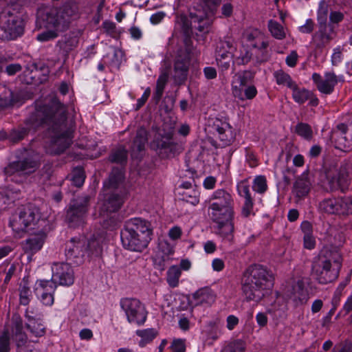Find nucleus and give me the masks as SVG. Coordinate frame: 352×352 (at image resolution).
Returning <instances> with one entry per match:
<instances>
[{
	"instance_id": "obj_35",
	"label": "nucleus",
	"mask_w": 352,
	"mask_h": 352,
	"mask_svg": "<svg viewBox=\"0 0 352 352\" xmlns=\"http://www.w3.org/2000/svg\"><path fill=\"white\" fill-rule=\"evenodd\" d=\"M182 275L180 268L175 265H171L166 272V282L168 285L175 288L179 285V278Z\"/></svg>"
},
{
	"instance_id": "obj_11",
	"label": "nucleus",
	"mask_w": 352,
	"mask_h": 352,
	"mask_svg": "<svg viewBox=\"0 0 352 352\" xmlns=\"http://www.w3.org/2000/svg\"><path fill=\"white\" fill-rule=\"evenodd\" d=\"M311 79L317 89L325 95L331 94L339 82H344V76L342 74L336 75L333 70L325 71L323 76L314 73Z\"/></svg>"
},
{
	"instance_id": "obj_8",
	"label": "nucleus",
	"mask_w": 352,
	"mask_h": 352,
	"mask_svg": "<svg viewBox=\"0 0 352 352\" xmlns=\"http://www.w3.org/2000/svg\"><path fill=\"white\" fill-rule=\"evenodd\" d=\"M23 28L21 18L9 10H5L0 14V38L15 39L23 34Z\"/></svg>"
},
{
	"instance_id": "obj_64",
	"label": "nucleus",
	"mask_w": 352,
	"mask_h": 352,
	"mask_svg": "<svg viewBox=\"0 0 352 352\" xmlns=\"http://www.w3.org/2000/svg\"><path fill=\"white\" fill-rule=\"evenodd\" d=\"M314 23L311 19H307L305 23L299 28L301 32L309 34L311 33L314 30Z\"/></svg>"
},
{
	"instance_id": "obj_60",
	"label": "nucleus",
	"mask_w": 352,
	"mask_h": 352,
	"mask_svg": "<svg viewBox=\"0 0 352 352\" xmlns=\"http://www.w3.org/2000/svg\"><path fill=\"white\" fill-rule=\"evenodd\" d=\"M123 179V173L121 170H118L116 173L113 172L109 177V182L111 186L116 185L119 182Z\"/></svg>"
},
{
	"instance_id": "obj_4",
	"label": "nucleus",
	"mask_w": 352,
	"mask_h": 352,
	"mask_svg": "<svg viewBox=\"0 0 352 352\" xmlns=\"http://www.w3.org/2000/svg\"><path fill=\"white\" fill-rule=\"evenodd\" d=\"M204 6L197 5L189 9L190 23L185 16H180L178 23H183L184 31L195 28L201 33H208L213 23L217 6L221 0H201Z\"/></svg>"
},
{
	"instance_id": "obj_20",
	"label": "nucleus",
	"mask_w": 352,
	"mask_h": 352,
	"mask_svg": "<svg viewBox=\"0 0 352 352\" xmlns=\"http://www.w3.org/2000/svg\"><path fill=\"white\" fill-rule=\"evenodd\" d=\"M351 122L347 124H340L334 135L336 136V147L340 150L347 151L352 148V115Z\"/></svg>"
},
{
	"instance_id": "obj_19",
	"label": "nucleus",
	"mask_w": 352,
	"mask_h": 352,
	"mask_svg": "<svg viewBox=\"0 0 352 352\" xmlns=\"http://www.w3.org/2000/svg\"><path fill=\"white\" fill-rule=\"evenodd\" d=\"M56 285L52 280H40L35 284L34 292L41 302L47 306L54 303Z\"/></svg>"
},
{
	"instance_id": "obj_16",
	"label": "nucleus",
	"mask_w": 352,
	"mask_h": 352,
	"mask_svg": "<svg viewBox=\"0 0 352 352\" xmlns=\"http://www.w3.org/2000/svg\"><path fill=\"white\" fill-rule=\"evenodd\" d=\"M247 82V78L243 74H236L233 76L232 91L234 97L240 100H250L256 96L257 91L254 86L247 87L243 93V88Z\"/></svg>"
},
{
	"instance_id": "obj_12",
	"label": "nucleus",
	"mask_w": 352,
	"mask_h": 352,
	"mask_svg": "<svg viewBox=\"0 0 352 352\" xmlns=\"http://www.w3.org/2000/svg\"><path fill=\"white\" fill-rule=\"evenodd\" d=\"M234 42L232 40L220 41L215 50V60L219 69L221 72L228 71L231 65L236 64L232 55Z\"/></svg>"
},
{
	"instance_id": "obj_6",
	"label": "nucleus",
	"mask_w": 352,
	"mask_h": 352,
	"mask_svg": "<svg viewBox=\"0 0 352 352\" xmlns=\"http://www.w3.org/2000/svg\"><path fill=\"white\" fill-rule=\"evenodd\" d=\"M72 12L67 8H52L47 12L44 25L45 30L37 34V41L47 42L56 38L67 29Z\"/></svg>"
},
{
	"instance_id": "obj_9",
	"label": "nucleus",
	"mask_w": 352,
	"mask_h": 352,
	"mask_svg": "<svg viewBox=\"0 0 352 352\" xmlns=\"http://www.w3.org/2000/svg\"><path fill=\"white\" fill-rule=\"evenodd\" d=\"M121 309L124 312L129 323L141 326L147 318V311L144 305L136 298H123L120 301Z\"/></svg>"
},
{
	"instance_id": "obj_25",
	"label": "nucleus",
	"mask_w": 352,
	"mask_h": 352,
	"mask_svg": "<svg viewBox=\"0 0 352 352\" xmlns=\"http://www.w3.org/2000/svg\"><path fill=\"white\" fill-rule=\"evenodd\" d=\"M292 291L289 294V298L296 306L306 304L309 298L307 289L302 278H298L294 282Z\"/></svg>"
},
{
	"instance_id": "obj_24",
	"label": "nucleus",
	"mask_w": 352,
	"mask_h": 352,
	"mask_svg": "<svg viewBox=\"0 0 352 352\" xmlns=\"http://www.w3.org/2000/svg\"><path fill=\"white\" fill-rule=\"evenodd\" d=\"M243 39L245 41L248 47L259 50H265L269 44L265 35L257 29L248 31Z\"/></svg>"
},
{
	"instance_id": "obj_46",
	"label": "nucleus",
	"mask_w": 352,
	"mask_h": 352,
	"mask_svg": "<svg viewBox=\"0 0 352 352\" xmlns=\"http://www.w3.org/2000/svg\"><path fill=\"white\" fill-rule=\"evenodd\" d=\"M343 51L344 48L340 45L333 49L332 54L331 56V63L332 66H338L343 60Z\"/></svg>"
},
{
	"instance_id": "obj_39",
	"label": "nucleus",
	"mask_w": 352,
	"mask_h": 352,
	"mask_svg": "<svg viewBox=\"0 0 352 352\" xmlns=\"http://www.w3.org/2000/svg\"><path fill=\"white\" fill-rule=\"evenodd\" d=\"M268 29L272 36L276 39L282 40L286 37L285 28L276 21H269Z\"/></svg>"
},
{
	"instance_id": "obj_54",
	"label": "nucleus",
	"mask_w": 352,
	"mask_h": 352,
	"mask_svg": "<svg viewBox=\"0 0 352 352\" xmlns=\"http://www.w3.org/2000/svg\"><path fill=\"white\" fill-rule=\"evenodd\" d=\"M170 347L172 352H186V340L182 338L173 339Z\"/></svg>"
},
{
	"instance_id": "obj_1",
	"label": "nucleus",
	"mask_w": 352,
	"mask_h": 352,
	"mask_svg": "<svg viewBox=\"0 0 352 352\" xmlns=\"http://www.w3.org/2000/svg\"><path fill=\"white\" fill-rule=\"evenodd\" d=\"M210 203V215L217 225V233L223 239L232 241L234 238V198L223 188L214 190L206 201Z\"/></svg>"
},
{
	"instance_id": "obj_23",
	"label": "nucleus",
	"mask_w": 352,
	"mask_h": 352,
	"mask_svg": "<svg viewBox=\"0 0 352 352\" xmlns=\"http://www.w3.org/2000/svg\"><path fill=\"white\" fill-rule=\"evenodd\" d=\"M124 230L139 233L140 236L151 239L152 230L150 223L141 218H132L126 222Z\"/></svg>"
},
{
	"instance_id": "obj_49",
	"label": "nucleus",
	"mask_w": 352,
	"mask_h": 352,
	"mask_svg": "<svg viewBox=\"0 0 352 352\" xmlns=\"http://www.w3.org/2000/svg\"><path fill=\"white\" fill-rule=\"evenodd\" d=\"M245 342L241 340L234 341L229 344L223 352H245Z\"/></svg>"
},
{
	"instance_id": "obj_15",
	"label": "nucleus",
	"mask_w": 352,
	"mask_h": 352,
	"mask_svg": "<svg viewBox=\"0 0 352 352\" xmlns=\"http://www.w3.org/2000/svg\"><path fill=\"white\" fill-rule=\"evenodd\" d=\"M37 167V162L32 157L25 154L22 159L10 163L6 168V172L10 175L26 176L34 173Z\"/></svg>"
},
{
	"instance_id": "obj_33",
	"label": "nucleus",
	"mask_w": 352,
	"mask_h": 352,
	"mask_svg": "<svg viewBox=\"0 0 352 352\" xmlns=\"http://www.w3.org/2000/svg\"><path fill=\"white\" fill-rule=\"evenodd\" d=\"M232 55L236 65L246 64L250 60L252 57L251 52L244 45H241L239 49L234 45Z\"/></svg>"
},
{
	"instance_id": "obj_38",
	"label": "nucleus",
	"mask_w": 352,
	"mask_h": 352,
	"mask_svg": "<svg viewBox=\"0 0 352 352\" xmlns=\"http://www.w3.org/2000/svg\"><path fill=\"white\" fill-rule=\"evenodd\" d=\"M27 327L32 336L41 337L45 334V327L40 320L30 318L27 323Z\"/></svg>"
},
{
	"instance_id": "obj_28",
	"label": "nucleus",
	"mask_w": 352,
	"mask_h": 352,
	"mask_svg": "<svg viewBox=\"0 0 352 352\" xmlns=\"http://www.w3.org/2000/svg\"><path fill=\"white\" fill-rule=\"evenodd\" d=\"M311 185L309 173L303 172L294 184L293 193L298 198H303L308 195Z\"/></svg>"
},
{
	"instance_id": "obj_34",
	"label": "nucleus",
	"mask_w": 352,
	"mask_h": 352,
	"mask_svg": "<svg viewBox=\"0 0 352 352\" xmlns=\"http://www.w3.org/2000/svg\"><path fill=\"white\" fill-rule=\"evenodd\" d=\"M78 33L72 32L65 36L64 41H59L58 44L60 47L65 52H69L76 48L78 44Z\"/></svg>"
},
{
	"instance_id": "obj_59",
	"label": "nucleus",
	"mask_w": 352,
	"mask_h": 352,
	"mask_svg": "<svg viewBox=\"0 0 352 352\" xmlns=\"http://www.w3.org/2000/svg\"><path fill=\"white\" fill-rule=\"evenodd\" d=\"M344 14L340 11H333L330 13L329 20L332 23H338L344 19Z\"/></svg>"
},
{
	"instance_id": "obj_45",
	"label": "nucleus",
	"mask_w": 352,
	"mask_h": 352,
	"mask_svg": "<svg viewBox=\"0 0 352 352\" xmlns=\"http://www.w3.org/2000/svg\"><path fill=\"white\" fill-rule=\"evenodd\" d=\"M85 175L81 168H76L72 173V181L74 185L80 187L84 184Z\"/></svg>"
},
{
	"instance_id": "obj_51",
	"label": "nucleus",
	"mask_w": 352,
	"mask_h": 352,
	"mask_svg": "<svg viewBox=\"0 0 352 352\" xmlns=\"http://www.w3.org/2000/svg\"><path fill=\"white\" fill-rule=\"evenodd\" d=\"M244 199L245 201L241 209V214L243 217H248L251 214H254L253 212L254 201L252 197Z\"/></svg>"
},
{
	"instance_id": "obj_48",
	"label": "nucleus",
	"mask_w": 352,
	"mask_h": 352,
	"mask_svg": "<svg viewBox=\"0 0 352 352\" xmlns=\"http://www.w3.org/2000/svg\"><path fill=\"white\" fill-rule=\"evenodd\" d=\"M296 133L305 139H310L312 136V130L309 125L305 123H299L296 126Z\"/></svg>"
},
{
	"instance_id": "obj_31",
	"label": "nucleus",
	"mask_w": 352,
	"mask_h": 352,
	"mask_svg": "<svg viewBox=\"0 0 352 352\" xmlns=\"http://www.w3.org/2000/svg\"><path fill=\"white\" fill-rule=\"evenodd\" d=\"M173 131L172 129L163 133H159L158 137L155 138L153 144L157 149L170 148L173 145Z\"/></svg>"
},
{
	"instance_id": "obj_26",
	"label": "nucleus",
	"mask_w": 352,
	"mask_h": 352,
	"mask_svg": "<svg viewBox=\"0 0 352 352\" xmlns=\"http://www.w3.org/2000/svg\"><path fill=\"white\" fill-rule=\"evenodd\" d=\"M214 128L218 138L222 142L221 145L225 146L230 144L234 139V133L230 124L217 120L214 122Z\"/></svg>"
},
{
	"instance_id": "obj_27",
	"label": "nucleus",
	"mask_w": 352,
	"mask_h": 352,
	"mask_svg": "<svg viewBox=\"0 0 352 352\" xmlns=\"http://www.w3.org/2000/svg\"><path fill=\"white\" fill-rule=\"evenodd\" d=\"M46 234L43 231L32 234L23 244V248L27 253L34 254L39 251L45 242Z\"/></svg>"
},
{
	"instance_id": "obj_42",
	"label": "nucleus",
	"mask_w": 352,
	"mask_h": 352,
	"mask_svg": "<svg viewBox=\"0 0 352 352\" xmlns=\"http://www.w3.org/2000/svg\"><path fill=\"white\" fill-rule=\"evenodd\" d=\"M147 142V132L145 129L140 128L136 134V137L133 142V146L138 151H141Z\"/></svg>"
},
{
	"instance_id": "obj_43",
	"label": "nucleus",
	"mask_w": 352,
	"mask_h": 352,
	"mask_svg": "<svg viewBox=\"0 0 352 352\" xmlns=\"http://www.w3.org/2000/svg\"><path fill=\"white\" fill-rule=\"evenodd\" d=\"M14 329L15 333L13 339L16 342L18 349L25 347L24 344L27 341V336L22 332L21 326L19 324H16Z\"/></svg>"
},
{
	"instance_id": "obj_58",
	"label": "nucleus",
	"mask_w": 352,
	"mask_h": 352,
	"mask_svg": "<svg viewBox=\"0 0 352 352\" xmlns=\"http://www.w3.org/2000/svg\"><path fill=\"white\" fill-rule=\"evenodd\" d=\"M233 13V6L230 3H226L221 7V17H230Z\"/></svg>"
},
{
	"instance_id": "obj_3",
	"label": "nucleus",
	"mask_w": 352,
	"mask_h": 352,
	"mask_svg": "<svg viewBox=\"0 0 352 352\" xmlns=\"http://www.w3.org/2000/svg\"><path fill=\"white\" fill-rule=\"evenodd\" d=\"M274 276L260 265L250 266L241 280L242 294L247 301L258 302L273 288Z\"/></svg>"
},
{
	"instance_id": "obj_32",
	"label": "nucleus",
	"mask_w": 352,
	"mask_h": 352,
	"mask_svg": "<svg viewBox=\"0 0 352 352\" xmlns=\"http://www.w3.org/2000/svg\"><path fill=\"white\" fill-rule=\"evenodd\" d=\"M135 334L140 338L138 344L143 348L146 344H150L157 336L158 332L155 329L148 328L144 329H138Z\"/></svg>"
},
{
	"instance_id": "obj_63",
	"label": "nucleus",
	"mask_w": 352,
	"mask_h": 352,
	"mask_svg": "<svg viewBox=\"0 0 352 352\" xmlns=\"http://www.w3.org/2000/svg\"><path fill=\"white\" fill-rule=\"evenodd\" d=\"M226 322L227 328L229 330H232L239 324V318L234 315H230L227 317Z\"/></svg>"
},
{
	"instance_id": "obj_29",
	"label": "nucleus",
	"mask_w": 352,
	"mask_h": 352,
	"mask_svg": "<svg viewBox=\"0 0 352 352\" xmlns=\"http://www.w3.org/2000/svg\"><path fill=\"white\" fill-rule=\"evenodd\" d=\"M215 298V294L209 287L201 288L192 296L195 305H210L214 302Z\"/></svg>"
},
{
	"instance_id": "obj_50",
	"label": "nucleus",
	"mask_w": 352,
	"mask_h": 352,
	"mask_svg": "<svg viewBox=\"0 0 352 352\" xmlns=\"http://www.w3.org/2000/svg\"><path fill=\"white\" fill-rule=\"evenodd\" d=\"M109 59H111L109 56L104 57L100 63L98 65V70L100 72H103L104 70L105 67H107L111 72H113L114 70H118L119 68V65L112 60L111 63L108 61Z\"/></svg>"
},
{
	"instance_id": "obj_14",
	"label": "nucleus",
	"mask_w": 352,
	"mask_h": 352,
	"mask_svg": "<svg viewBox=\"0 0 352 352\" xmlns=\"http://www.w3.org/2000/svg\"><path fill=\"white\" fill-rule=\"evenodd\" d=\"M319 208L328 214H352V199L350 197L324 199L320 203Z\"/></svg>"
},
{
	"instance_id": "obj_44",
	"label": "nucleus",
	"mask_w": 352,
	"mask_h": 352,
	"mask_svg": "<svg viewBox=\"0 0 352 352\" xmlns=\"http://www.w3.org/2000/svg\"><path fill=\"white\" fill-rule=\"evenodd\" d=\"M236 190L239 196L244 198L250 197L249 179H244L237 183Z\"/></svg>"
},
{
	"instance_id": "obj_18",
	"label": "nucleus",
	"mask_w": 352,
	"mask_h": 352,
	"mask_svg": "<svg viewBox=\"0 0 352 352\" xmlns=\"http://www.w3.org/2000/svg\"><path fill=\"white\" fill-rule=\"evenodd\" d=\"M54 283H58L61 285H71L74 283V272L71 266L65 263H54L52 267Z\"/></svg>"
},
{
	"instance_id": "obj_62",
	"label": "nucleus",
	"mask_w": 352,
	"mask_h": 352,
	"mask_svg": "<svg viewBox=\"0 0 352 352\" xmlns=\"http://www.w3.org/2000/svg\"><path fill=\"white\" fill-rule=\"evenodd\" d=\"M333 352H352V344L351 343H342L336 346Z\"/></svg>"
},
{
	"instance_id": "obj_2",
	"label": "nucleus",
	"mask_w": 352,
	"mask_h": 352,
	"mask_svg": "<svg viewBox=\"0 0 352 352\" xmlns=\"http://www.w3.org/2000/svg\"><path fill=\"white\" fill-rule=\"evenodd\" d=\"M36 117L39 118L41 124L54 123L58 131L53 137L52 142V148L49 151L51 153L58 154L67 148L72 139V131L67 130L60 133L65 127L66 120L65 108L58 101L53 100L50 106L39 107L36 109Z\"/></svg>"
},
{
	"instance_id": "obj_10",
	"label": "nucleus",
	"mask_w": 352,
	"mask_h": 352,
	"mask_svg": "<svg viewBox=\"0 0 352 352\" xmlns=\"http://www.w3.org/2000/svg\"><path fill=\"white\" fill-rule=\"evenodd\" d=\"M38 210L35 207H28L19 214L12 217L10 226L14 232L21 236L38 219Z\"/></svg>"
},
{
	"instance_id": "obj_53",
	"label": "nucleus",
	"mask_w": 352,
	"mask_h": 352,
	"mask_svg": "<svg viewBox=\"0 0 352 352\" xmlns=\"http://www.w3.org/2000/svg\"><path fill=\"white\" fill-rule=\"evenodd\" d=\"M274 313V310L272 308H267L266 313L258 312L256 315V321L260 327H264L267 324L268 318L267 314H272Z\"/></svg>"
},
{
	"instance_id": "obj_17",
	"label": "nucleus",
	"mask_w": 352,
	"mask_h": 352,
	"mask_svg": "<svg viewBox=\"0 0 352 352\" xmlns=\"http://www.w3.org/2000/svg\"><path fill=\"white\" fill-rule=\"evenodd\" d=\"M121 241L126 249L134 252H142L147 247L151 240L145 238L144 236H140L139 233H133L124 230L121 232Z\"/></svg>"
},
{
	"instance_id": "obj_37",
	"label": "nucleus",
	"mask_w": 352,
	"mask_h": 352,
	"mask_svg": "<svg viewBox=\"0 0 352 352\" xmlns=\"http://www.w3.org/2000/svg\"><path fill=\"white\" fill-rule=\"evenodd\" d=\"M178 194L180 195L182 200L192 206H197L199 203L200 192L197 188H194L190 190L179 191Z\"/></svg>"
},
{
	"instance_id": "obj_52",
	"label": "nucleus",
	"mask_w": 352,
	"mask_h": 352,
	"mask_svg": "<svg viewBox=\"0 0 352 352\" xmlns=\"http://www.w3.org/2000/svg\"><path fill=\"white\" fill-rule=\"evenodd\" d=\"M126 151L124 148H119L111 154L110 159L113 162L122 164L126 161Z\"/></svg>"
},
{
	"instance_id": "obj_57",
	"label": "nucleus",
	"mask_w": 352,
	"mask_h": 352,
	"mask_svg": "<svg viewBox=\"0 0 352 352\" xmlns=\"http://www.w3.org/2000/svg\"><path fill=\"white\" fill-rule=\"evenodd\" d=\"M298 58V55L296 51H292L285 58L286 64L290 67H294L296 66Z\"/></svg>"
},
{
	"instance_id": "obj_21",
	"label": "nucleus",
	"mask_w": 352,
	"mask_h": 352,
	"mask_svg": "<svg viewBox=\"0 0 352 352\" xmlns=\"http://www.w3.org/2000/svg\"><path fill=\"white\" fill-rule=\"evenodd\" d=\"M189 63V52L187 50H180L177 56L174 67L173 78L176 82L181 83L186 79Z\"/></svg>"
},
{
	"instance_id": "obj_55",
	"label": "nucleus",
	"mask_w": 352,
	"mask_h": 352,
	"mask_svg": "<svg viewBox=\"0 0 352 352\" xmlns=\"http://www.w3.org/2000/svg\"><path fill=\"white\" fill-rule=\"evenodd\" d=\"M20 303L23 305H27L30 301L31 291L30 289L23 285L20 288Z\"/></svg>"
},
{
	"instance_id": "obj_5",
	"label": "nucleus",
	"mask_w": 352,
	"mask_h": 352,
	"mask_svg": "<svg viewBox=\"0 0 352 352\" xmlns=\"http://www.w3.org/2000/svg\"><path fill=\"white\" fill-rule=\"evenodd\" d=\"M342 256L338 251H324L313 262L311 276L320 284L335 280L342 266Z\"/></svg>"
},
{
	"instance_id": "obj_47",
	"label": "nucleus",
	"mask_w": 352,
	"mask_h": 352,
	"mask_svg": "<svg viewBox=\"0 0 352 352\" xmlns=\"http://www.w3.org/2000/svg\"><path fill=\"white\" fill-rule=\"evenodd\" d=\"M267 181L264 176L259 175L254 178L253 190L258 193H263L267 190Z\"/></svg>"
},
{
	"instance_id": "obj_7",
	"label": "nucleus",
	"mask_w": 352,
	"mask_h": 352,
	"mask_svg": "<svg viewBox=\"0 0 352 352\" xmlns=\"http://www.w3.org/2000/svg\"><path fill=\"white\" fill-rule=\"evenodd\" d=\"M101 251L100 241L94 236L87 239L84 236L72 238L67 245L66 256L68 259L82 258L88 255L98 254Z\"/></svg>"
},
{
	"instance_id": "obj_40",
	"label": "nucleus",
	"mask_w": 352,
	"mask_h": 352,
	"mask_svg": "<svg viewBox=\"0 0 352 352\" xmlns=\"http://www.w3.org/2000/svg\"><path fill=\"white\" fill-rule=\"evenodd\" d=\"M273 76L278 85L286 86L291 89L296 83L288 74L281 69L274 72Z\"/></svg>"
},
{
	"instance_id": "obj_41",
	"label": "nucleus",
	"mask_w": 352,
	"mask_h": 352,
	"mask_svg": "<svg viewBox=\"0 0 352 352\" xmlns=\"http://www.w3.org/2000/svg\"><path fill=\"white\" fill-rule=\"evenodd\" d=\"M168 72L166 70H162L156 83L155 96L157 100H160L162 97L164 87L168 80Z\"/></svg>"
},
{
	"instance_id": "obj_22",
	"label": "nucleus",
	"mask_w": 352,
	"mask_h": 352,
	"mask_svg": "<svg viewBox=\"0 0 352 352\" xmlns=\"http://www.w3.org/2000/svg\"><path fill=\"white\" fill-rule=\"evenodd\" d=\"M87 201L72 205L67 212V219L69 226L76 227L85 223L87 214Z\"/></svg>"
},
{
	"instance_id": "obj_13",
	"label": "nucleus",
	"mask_w": 352,
	"mask_h": 352,
	"mask_svg": "<svg viewBox=\"0 0 352 352\" xmlns=\"http://www.w3.org/2000/svg\"><path fill=\"white\" fill-rule=\"evenodd\" d=\"M329 189L336 190L340 189L344 191L349 185L350 179L349 170L347 166L331 167L326 172Z\"/></svg>"
},
{
	"instance_id": "obj_36",
	"label": "nucleus",
	"mask_w": 352,
	"mask_h": 352,
	"mask_svg": "<svg viewBox=\"0 0 352 352\" xmlns=\"http://www.w3.org/2000/svg\"><path fill=\"white\" fill-rule=\"evenodd\" d=\"M292 91V98L298 104H303L311 96V91L305 88H299L296 83L290 89Z\"/></svg>"
},
{
	"instance_id": "obj_61",
	"label": "nucleus",
	"mask_w": 352,
	"mask_h": 352,
	"mask_svg": "<svg viewBox=\"0 0 352 352\" xmlns=\"http://www.w3.org/2000/svg\"><path fill=\"white\" fill-rule=\"evenodd\" d=\"M217 179L213 176L206 177L203 182L204 187L207 190H212L215 187Z\"/></svg>"
},
{
	"instance_id": "obj_30",
	"label": "nucleus",
	"mask_w": 352,
	"mask_h": 352,
	"mask_svg": "<svg viewBox=\"0 0 352 352\" xmlns=\"http://www.w3.org/2000/svg\"><path fill=\"white\" fill-rule=\"evenodd\" d=\"M122 204L121 197L118 195L110 196L107 202L99 204V207L101 208L100 211V216H108L109 212H113L118 210Z\"/></svg>"
},
{
	"instance_id": "obj_56",
	"label": "nucleus",
	"mask_w": 352,
	"mask_h": 352,
	"mask_svg": "<svg viewBox=\"0 0 352 352\" xmlns=\"http://www.w3.org/2000/svg\"><path fill=\"white\" fill-rule=\"evenodd\" d=\"M10 343L8 332H3L0 335V352H10Z\"/></svg>"
}]
</instances>
